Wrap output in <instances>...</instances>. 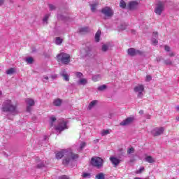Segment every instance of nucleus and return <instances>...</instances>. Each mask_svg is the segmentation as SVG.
Here are the masks:
<instances>
[{
    "instance_id": "42",
    "label": "nucleus",
    "mask_w": 179,
    "mask_h": 179,
    "mask_svg": "<svg viewBox=\"0 0 179 179\" xmlns=\"http://www.w3.org/2000/svg\"><path fill=\"white\" fill-rule=\"evenodd\" d=\"M43 82H44L45 83H47V82H48V76H43Z\"/></svg>"
},
{
    "instance_id": "53",
    "label": "nucleus",
    "mask_w": 179,
    "mask_h": 179,
    "mask_svg": "<svg viewBox=\"0 0 179 179\" xmlns=\"http://www.w3.org/2000/svg\"><path fill=\"white\" fill-rule=\"evenodd\" d=\"M169 57H174V53L173 52L169 53Z\"/></svg>"
},
{
    "instance_id": "8",
    "label": "nucleus",
    "mask_w": 179,
    "mask_h": 179,
    "mask_svg": "<svg viewBox=\"0 0 179 179\" xmlns=\"http://www.w3.org/2000/svg\"><path fill=\"white\" fill-rule=\"evenodd\" d=\"M143 90H145V87L142 85H138L134 87L135 93H138L137 94L138 99H142V97H143Z\"/></svg>"
},
{
    "instance_id": "6",
    "label": "nucleus",
    "mask_w": 179,
    "mask_h": 179,
    "mask_svg": "<svg viewBox=\"0 0 179 179\" xmlns=\"http://www.w3.org/2000/svg\"><path fill=\"white\" fill-rule=\"evenodd\" d=\"M55 129L58 131L59 134L62 132V131H65V129H68V126H66V122L64 120H62L59 122V124L55 127Z\"/></svg>"
},
{
    "instance_id": "54",
    "label": "nucleus",
    "mask_w": 179,
    "mask_h": 179,
    "mask_svg": "<svg viewBox=\"0 0 179 179\" xmlns=\"http://www.w3.org/2000/svg\"><path fill=\"white\" fill-rule=\"evenodd\" d=\"M131 33H132V34H135L136 33V31H135L134 29H132Z\"/></svg>"
},
{
    "instance_id": "5",
    "label": "nucleus",
    "mask_w": 179,
    "mask_h": 179,
    "mask_svg": "<svg viewBox=\"0 0 179 179\" xmlns=\"http://www.w3.org/2000/svg\"><path fill=\"white\" fill-rule=\"evenodd\" d=\"M163 10H164V2L158 1L155 8V13L160 16L163 13Z\"/></svg>"
},
{
    "instance_id": "56",
    "label": "nucleus",
    "mask_w": 179,
    "mask_h": 179,
    "mask_svg": "<svg viewBox=\"0 0 179 179\" xmlns=\"http://www.w3.org/2000/svg\"><path fill=\"white\" fill-rule=\"evenodd\" d=\"M176 110H177L178 111H179V106H176Z\"/></svg>"
},
{
    "instance_id": "47",
    "label": "nucleus",
    "mask_w": 179,
    "mask_h": 179,
    "mask_svg": "<svg viewBox=\"0 0 179 179\" xmlns=\"http://www.w3.org/2000/svg\"><path fill=\"white\" fill-rule=\"evenodd\" d=\"M50 78L54 80V79H57L58 78V76L57 74H53L50 76Z\"/></svg>"
},
{
    "instance_id": "31",
    "label": "nucleus",
    "mask_w": 179,
    "mask_h": 179,
    "mask_svg": "<svg viewBox=\"0 0 179 179\" xmlns=\"http://www.w3.org/2000/svg\"><path fill=\"white\" fill-rule=\"evenodd\" d=\"M25 61L29 65H31V64H33V62H34V59H33V57H27Z\"/></svg>"
},
{
    "instance_id": "22",
    "label": "nucleus",
    "mask_w": 179,
    "mask_h": 179,
    "mask_svg": "<svg viewBox=\"0 0 179 179\" xmlns=\"http://www.w3.org/2000/svg\"><path fill=\"white\" fill-rule=\"evenodd\" d=\"M100 36H101V31L99 30L95 34V41L99 43L100 41Z\"/></svg>"
},
{
    "instance_id": "9",
    "label": "nucleus",
    "mask_w": 179,
    "mask_h": 179,
    "mask_svg": "<svg viewBox=\"0 0 179 179\" xmlns=\"http://www.w3.org/2000/svg\"><path fill=\"white\" fill-rule=\"evenodd\" d=\"M127 54L130 57H135L136 55H142V54H143V52L139 50H136L134 48H130L127 50Z\"/></svg>"
},
{
    "instance_id": "48",
    "label": "nucleus",
    "mask_w": 179,
    "mask_h": 179,
    "mask_svg": "<svg viewBox=\"0 0 179 179\" xmlns=\"http://www.w3.org/2000/svg\"><path fill=\"white\" fill-rule=\"evenodd\" d=\"M146 80H147V82H150V80H152V76H146Z\"/></svg>"
},
{
    "instance_id": "36",
    "label": "nucleus",
    "mask_w": 179,
    "mask_h": 179,
    "mask_svg": "<svg viewBox=\"0 0 179 179\" xmlns=\"http://www.w3.org/2000/svg\"><path fill=\"white\" fill-rule=\"evenodd\" d=\"M49 9L50 10H57V6L54 5V4H49Z\"/></svg>"
},
{
    "instance_id": "60",
    "label": "nucleus",
    "mask_w": 179,
    "mask_h": 179,
    "mask_svg": "<svg viewBox=\"0 0 179 179\" xmlns=\"http://www.w3.org/2000/svg\"><path fill=\"white\" fill-rule=\"evenodd\" d=\"M143 179H148V178H143Z\"/></svg>"
},
{
    "instance_id": "11",
    "label": "nucleus",
    "mask_w": 179,
    "mask_h": 179,
    "mask_svg": "<svg viewBox=\"0 0 179 179\" xmlns=\"http://www.w3.org/2000/svg\"><path fill=\"white\" fill-rule=\"evenodd\" d=\"M164 132V127H156L152 131L153 136H160Z\"/></svg>"
},
{
    "instance_id": "28",
    "label": "nucleus",
    "mask_w": 179,
    "mask_h": 179,
    "mask_svg": "<svg viewBox=\"0 0 179 179\" xmlns=\"http://www.w3.org/2000/svg\"><path fill=\"white\" fill-rule=\"evenodd\" d=\"M120 8H122V9H125L127 8V3L124 0H121L120 3Z\"/></svg>"
},
{
    "instance_id": "20",
    "label": "nucleus",
    "mask_w": 179,
    "mask_h": 179,
    "mask_svg": "<svg viewBox=\"0 0 179 179\" xmlns=\"http://www.w3.org/2000/svg\"><path fill=\"white\" fill-rule=\"evenodd\" d=\"M96 104H97L96 100L92 101L88 106L87 110H92V108L96 106Z\"/></svg>"
},
{
    "instance_id": "13",
    "label": "nucleus",
    "mask_w": 179,
    "mask_h": 179,
    "mask_svg": "<svg viewBox=\"0 0 179 179\" xmlns=\"http://www.w3.org/2000/svg\"><path fill=\"white\" fill-rule=\"evenodd\" d=\"M138 5H139L138 1H130L127 5V9H129L130 10H135V9L138 8Z\"/></svg>"
},
{
    "instance_id": "24",
    "label": "nucleus",
    "mask_w": 179,
    "mask_h": 179,
    "mask_svg": "<svg viewBox=\"0 0 179 179\" xmlns=\"http://www.w3.org/2000/svg\"><path fill=\"white\" fill-rule=\"evenodd\" d=\"M78 85H82L83 86H85V85H87V80L86 78H81L78 82Z\"/></svg>"
},
{
    "instance_id": "57",
    "label": "nucleus",
    "mask_w": 179,
    "mask_h": 179,
    "mask_svg": "<svg viewBox=\"0 0 179 179\" xmlns=\"http://www.w3.org/2000/svg\"><path fill=\"white\" fill-rule=\"evenodd\" d=\"M134 162V159H130V162L132 163Z\"/></svg>"
},
{
    "instance_id": "32",
    "label": "nucleus",
    "mask_w": 179,
    "mask_h": 179,
    "mask_svg": "<svg viewBox=\"0 0 179 179\" xmlns=\"http://www.w3.org/2000/svg\"><path fill=\"white\" fill-rule=\"evenodd\" d=\"M96 179H105L104 173H100L95 176Z\"/></svg>"
},
{
    "instance_id": "4",
    "label": "nucleus",
    "mask_w": 179,
    "mask_h": 179,
    "mask_svg": "<svg viewBox=\"0 0 179 179\" xmlns=\"http://www.w3.org/2000/svg\"><path fill=\"white\" fill-rule=\"evenodd\" d=\"M91 164L96 169H101L103 167V159L99 157H93L91 159Z\"/></svg>"
},
{
    "instance_id": "45",
    "label": "nucleus",
    "mask_w": 179,
    "mask_h": 179,
    "mask_svg": "<svg viewBox=\"0 0 179 179\" xmlns=\"http://www.w3.org/2000/svg\"><path fill=\"white\" fill-rule=\"evenodd\" d=\"M59 179H69V178L68 176L63 175V176H59Z\"/></svg>"
},
{
    "instance_id": "17",
    "label": "nucleus",
    "mask_w": 179,
    "mask_h": 179,
    "mask_svg": "<svg viewBox=\"0 0 179 179\" xmlns=\"http://www.w3.org/2000/svg\"><path fill=\"white\" fill-rule=\"evenodd\" d=\"M62 104V100L59 98H57L53 101V106H55L56 107H60Z\"/></svg>"
},
{
    "instance_id": "7",
    "label": "nucleus",
    "mask_w": 179,
    "mask_h": 179,
    "mask_svg": "<svg viewBox=\"0 0 179 179\" xmlns=\"http://www.w3.org/2000/svg\"><path fill=\"white\" fill-rule=\"evenodd\" d=\"M101 13L106 17H113L114 16V11L110 7H105L101 9Z\"/></svg>"
},
{
    "instance_id": "1",
    "label": "nucleus",
    "mask_w": 179,
    "mask_h": 179,
    "mask_svg": "<svg viewBox=\"0 0 179 179\" xmlns=\"http://www.w3.org/2000/svg\"><path fill=\"white\" fill-rule=\"evenodd\" d=\"M64 157L65 159L63 160V164H69L71 160H76L79 157L77 154H73L72 151L68 150H63L56 154L57 159H62Z\"/></svg>"
},
{
    "instance_id": "40",
    "label": "nucleus",
    "mask_w": 179,
    "mask_h": 179,
    "mask_svg": "<svg viewBox=\"0 0 179 179\" xmlns=\"http://www.w3.org/2000/svg\"><path fill=\"white\" fill-rule=\"evenodd\" d=\"M50 121H51V127H52V123L53 122H55V121H57V118H55V117H54V116H52L51 117H50Z\"/></svg>"
},
{
    "instance_id": "38",
    "label": "nucleus",
    "mask_w": 179,
    "mask_h": 179,
    "mask_svg": "<svg viewBox=\"0 0 179 179\" xmlns=\"http://www.w3.org/2000/svg\"><path fill=\"white\" fill-rule=\"evenodd\" d=\"M152 43L153 44V45H157L159 41L157 40H156V38H152L151 39Z\"/></svg>"
},
{
    "instance_id": "39",
    "label": "nucleus",
    "mask_w": 179,
    "mask_h": 179,
    "mask_svg": "<svg viewBox=\"0 0 179 179\" xmlns=\"http://www.w3.org/2000/svg\"><path fill=\"white\" fill-rule=\"evenodd\" d=\"M142 171H145V167L141 166L139 170L136 171V174H141Z\"/></svg>"
},
{
    "instance_id": "35",
    "label": "nucleus",
    "mask_w": 179,
    "mask_h": 179,
    "mask_svg": "<svg viewBox=\"0 0 179 179\" xmlns=\"http://www.w3.org/2000/svg\"><path fill=\"white\" fill-rule=\"evenodd\" d=\"M101 134L102 136H106V135L110 134V130H103L101 132Z\"/></svg>"
},
{
    "instance_id": "27",
    "label": "nucleus",
    "mask_w": 179,
    "mask_h": 179,
    "mask_svg": "<svg viewBox=\"0 0 179 179\" xmlns=\"http://www.w3.org/2000/svg\"><path fill=\"white\" fill-rule=\"evenodd\" d=\"M82 177L83 178H90V177H92V174H90V173L83 172Z\"/></svg>"
},
{
    "instance_id": "41",
    "label": "nucleus",
    "mask_w": 179,
    "mask_h": 179,
    "mask_svg": "<svg viewBox=\"0 0 179 179\" xmlns=\"http://www.w3.org/2000/svg\"><path fill=\"white\" fill-rule=\"evenodd\" d=\"M76 76L77 78H82L83 76V73H82L80 72H76Z\"/></svg>"
},
{
    "instance_id": "2",
    "label": "nucleus",
    "mask_w": 179,
    "mask_h": 179,
    "mask_svg": "<svg viewBox=\"0 0 179 179\" xmlns=\"http://www.w3.org/2000/svg\"><path fill=\"white\" fill-rule=\"evenodd\" d=\"M1 110L3 113H10L13 115H16L19 114V110H17V103H15L12 100L7 99L3 101Z\"/></svg>"
},
{
    "instance_id": "37",
    "label": "nucleus",
    "mask_w": 179,
    "mask_h": 179,
    "mask_svg": "<svg viewBox=\"0 0 179 179\" xmlns=\"http://www.w3.org/2000/svg\"><path fill=\"white\" fill-rule=\"evenodd\" d=\"M50 18V14H46L43 19V23H46L48 22V19Z\"/></svg>"
},
{
    "instance_id": "49",
    "label": "nucleus",
    "mask_w": 179,
    "mask_h": 179,
    "mask_svg": "<svg viewBox=\"0 0 179 179\" xmlns=\"http://www.w3.org/2000/svg\"><path fill=\"white\" fill-rule=\"evenodd\" d=\"M164 50H165V51L169 52V51H170V48L169 47V45H165L164 46Z\"/></svg>"
},
{
    "instance_id": "30",
    "label": "nucleus",
    "mask_w": 179,
    "mask_h": 179,
    "mask_svg": "<svg viewBox=\"0 0 179 179\" xmlns=\"http://www.w3.org/2000/svg\"><path fill=\"white\" fill-rule=\"evenodd\" d=\"M108 48H110V45L105 44L102 45V51L103 52H106V51H108Z\"/></svg>"
},
{
    "instance_id": "55",
    "label": "nucleus",
    "mask_w": 179,
    "mask_h": 179,
    "mask_svg": "<svg viewBox=\"0 0 179 179\" xmlns=\"http://www.w3.org/2000/svg\"><path fill=\"white\" fill-rule=\"evenodd\" d=\"M139 114H141V115H142V114H143V110H141L139 111Z\"/></svg>"
},
{
    "instance_id": "59",
    "label": "nucleus",
    "mask_w": 179,
    "mask_h": 179,
    "mask_svg": "<svg viewBox=\"0 0 179 179\" xmlns=\"http://www.w3.org/2000/svg\"><path fill=\"white\" fill-rule=\"evenodd\" d=\"M148 118H150V115H149V116L148 117Z\"/></svg>"
},
{
    "instance_id": "10",
    "label": "nucleus",
    "mask_w": 179,
    "mask_h": 179,
    "mask_svg": "<svg viewBox=\"0 0 179 179\" xmlns=\"http://www.w3.org/2000/svg\"><path fill=\"white\" fill-rule=\"evenodd\" d=\"M25 103H27V111L30 113L31 111V107H33V106L35 104L34 99L27 98L25 99Z\"/></svg>"
},
{
    "instance_id": "58",
    "label": "nucleus",
    "mask_w": 179,
    "mask_h": 179,
    "mask_svg": "<svg viewBox=\"0 0 179 179\" xmlns=\"http://www.w3.org/2000/svg\"><path fill=\"white\" fill-rule=\"evenodd\" d=\"M134 179H143V178H135Z\"/></svg>"
},
{
    "instance_id": "21",
    "label": "nucleus",
    "mask_w": 179,
    "mask_h": 179,
    "mask_svg": "<svg viewBox=\"0 0 179 179\" xmlns=\"http://www.w3.org/2000/svg\"><path fill=\"white\" fill-rule=\"evenodd\" d=\"M92 79L94 82H99V80L101 79V75L97 74V75L92 76Z\"/></svg>"
},
{
    "instance_id": "44",
    "label": "nucleus",
    "mask_w": 179,
    "mask_h": 179,
    "mask_svg": "<svg viewBox=\"0 0 179 179\" xmlns=\"http://www.w3.org/2000/svg\"><path fill=\"white\" fill-rule=\"evenodd\" d=\"M157 37H159V34H157V32H153L152 38H157Z\"/></svg>"
},
{
    "instance_id": "16",
    "label": "nucleus",
    "mask_w": 179,
    "mask_h": 179,
    "mask_svg": "<svg viewBox=\"0 0 179 179\" xmlns=\"http://www.w3.org/2000/svg\"><path fill=\"white\" fill-rule=\"evenodd\" d=\"M60 75L61 76H62V78H64L66 82H69V76L68 75V73H66V71L65 70L62 71Z\"/></svg>"
},
{
    "instance_id": "33",
    "label": "nucleus",
    "mask_w": 179,
    "mask_h": 179,
    "mask_svg": "<svg viewBox=\"0 0 179 179\" xmlns=\"http://www.w3.org/2000/svg\"><path fill=\"white\" fill-rule=\"evenodd\" d=\"M133 153H135V148L134 147H131L127 150V155H133Z\"/></svg>"
},
{
    "instance_id": "19",
    "label": "nucleus",
    "mask_w": 179,
    "mask_h": 179,
    "mask_svg": "<svg viewBox=\"0 0 179 179\" xmlns=\"http://www.w3.org/2000/svg\"><path fill=\"white\" fill-rule=\"evenodd\" d=\"M79 31L80 34H85L86 33H89V31H90V29H89V27H85L80 28L79 29Z\"/></svg>"
},
{
    "instance_id": "51",
    "label": "nucleus",
    "mask_w": 179,
    "mask_h": 179,
    "mask_svg": "<svg viewBox=\"0 0 179 179\" xmlns=\"http://www.w3.org/2000/svg\"><path fill=\"white\" fill-rule=\"evenodd\" d=\"M57 17H58V19H61L62 20H64V17H62V15H58Z\"/></svg>"
},
{
    "instance_id": "23",
    "label": "nucleus",
    "mask_w": 179,
    "mask_h": 179,
    "mask_svg": "<svg viewBox=\"0 0 179 179\" xmlns=\"http://www.w3.org/2000/svg\"><path fill=\"white\" fill-rule=\"evenodd\" d=\"M145 161L147 162V163H155V159L152 156H147L145 158Z\"/></svg>"
},
{
    "instance_id": "3",
    "label": "nucleus",
    "mask_w": 179,
    "mask_h": 179,
    "mask_svg": "<svg viewBox=\"0 0 179 179\" xmlns=\"http://www.w3.org/2000/svg\"><path fill=\"white\" fill-rule=\"evenodd\" d=\"M58 62H62L64 65H68L71 62V55L68 53L61 52L57 55Z\"/></svg>"
},
{
    "instance_id": "25",
    "label": "nucleus",
    "mask_w": 179,
    "mask_h": 179,
    "mask_svg": "<svg viewBox=\"0 0 179 179\" xmlns=\"http://www.w3.org/2000/svg\"><path fill=\"white\" fill-rule=\"evenodd\" d=\"M63 41L64 40L62 38H61L60 37H57L55 39V44H57V45H61Z\"/></svg>"
},
{
    "instance_id": "12",
    "label": "nucleus",
    "mask_w": 179,
    "mask_h": 179,
    "mask_svg": "<svg viewBox=\"0 0 179 179\" xmlns=\"http://www.w3.org/2000/svg\"><path fill=\"white\" fill-rule=\"evenodd\" d=\"M135 118L134 117H129L120 122L122 127H127V125H131V122H134Z\"/></svg>"
},
{
    "instance_id": "50",
    "label": "nucleus",
    "mask_w": 179,
    "mask_h": 179,
    "mask_svg": "<svg viewBox=\"0 0 179 179\" xmlns=\"http://www.w3.org/2000/svg\"><path fill=\"white\" fill-rule=\"evenodd\" d=\"M4 2H5V0H0V6H2Z\"/></svg>"
},
{
    "instance_id": "15",
    "label": "nucleus",
    "mask_w": 179,
    "mask_h": 179,
    "mask_svg": "<svg viewBox=\"0 0 179 179\" xmlns=\"http://www.w3.org/2000/svg\"><path fill=\"white\" fill-rule=\"evenodd\" d=\"M85 50V55L87 57H91L92 56V47L90 46H85L84 48Z\"/></svg>"
},
{
    "instance_id": "46",
    "label": "nucleus",
    "mask_w": 179,
    "mask_h": 179,
    "mask_svg": "<svg viewBox=\"0 0 179 179\" xmlns=\"http://www.w3.org/2000/svg\"><path fill=\"white\" fill-rule=\"evenodd\" d=\"M86 146V143L85 142L81 143L80 145V149H83Z\"/></svg>"
},
{
    "instance_id": "26",
    "label": "nucleus",
    "mask_w": 179,
    "mask_h": 179,
    "mask_svg": "<svg viewBox=\"0 0 179 179\" xmlns=\"http://www.w3.org/2000/svg\"><path fill=\"white\" fill-rule=\"evenodd\" d=\"M15 72V68H10V69L6 71V75H13Z\"/></svg>"
},
{
    "instance_id": "18",
    "label": "nucleus",
    "mask_w": 179,
    "mask_h": 179,
    "mask_svg": "<svg viewBox=\"0 0 179 179\" xmlns=\"http://www.w3.org/2000/svg\"><path fill=\"white\" fill-rule=\"evenodd\" d=\"M36 169H43V167H45V164H44V162L40 161L39 159H36Z\"/></svg>"
},
{
    "instance_id": "34",
    "label": "nucleus",
    "mask_w": 179,
    "mask_h": 179,
    "mask_svg": "<svg viewBox=\"0 0 179 179\" xmlns=\"http://www.w3.org/2000/svg\"><path fill=\"white\" fill-rule=\"evenodd\" d=\"M106 89H107V85H101L98 87L99 92H103V90H106Z\"/></svg>"
},
{
    "instance_id": "14",
    "label": "nucleus",
    "mask_w": 179,
    "mask_h": 179,
    "mask_svg": "<svg viewBox=\"0 0 179 179\" xmlns=\"http://www.w3.org/2000/svg\"><path fill=\"white\" fill-rule=\"evenodd\" d=\"M110 161L111 162L112 164L115 165V167H117V166L121 163V159L115 157H110Z\"/></svg>"
},
{
    "instance_id": "43",
    "label": "nucleus",
    "mask_w": 179,
    "mask_h": 179,
    "mask_svg": "<svg viewBox=\"0 0 179 179\" xmlns=\"http://www.w3.org/2000/svg\"><path fill=\"white\" fill-rule=\"evenodd\" d=\"M164 64H166V65H171L172 62H171V60L166 59L164 61Z\"/></svg>"
},
{
    "instance_id": "29",
    "label": "nucleus",
    "mask_w": 179,
    "mask_h": 179,
    "mask_svg": "<svg viewBox=\"0 0 179 179\" xmlns=\"http://www.w3.org/2000/svg\"><path fill=\"white\" fill-rule=\"evenodd\" d=\"M97 5L98 4L96 3L90 4V8H91L92 12H96V8L97 7Z\"/></svg>"
},
{
    "instance_id": "52",
    "label": "nucleus",
    "mask_w": 179,
    "mask_h": 179,
    "mask_svg": "<svg viewBox=\"0 0 179 179\" xmlns=\"http://www.w3.org/2000/svg\"><path fill=\"white\" fill-rule=\"evenodd\" d=\"M157 62H160L162 61V57H157Z\"/></svg>"
}]
</instances>
